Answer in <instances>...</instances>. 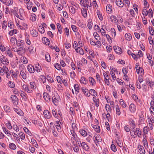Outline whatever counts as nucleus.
<instances>
[{
	"label": "nucleus",
	"mask_w": 154,
	"mask_h": 154,
	"mask_svg": "<svg viewBox=\"0 0 154 154\" xmlns=\"http://www.w3.org/2000/svg\"><path fill=\"white\" fill-rule=\"evenodd\" d=\"M70 132L72 136L71 138V141L72 143H73L75 142V140L77 139L78 137L74 130H71Z\"/></svg>",
	"instance_id": "obj_1"
},
{
	"label": "nucleus",
	"mask_w": 154,
	"mask_h": 154,
	"mask_svg": "<svg viewBox=\"0 0 154 154\" xmlns=\"http://www.w3.org/2000/svg\"><path fill=\"white\" fill-rule=\"evenodd\" d=\"M12 102L14 104L17 105L18 103V99L16 96L12 95L11 97Z\"/></svg>",
	"instance_id": "obj_2"
},
{
	"label": "nucleus",
	"mask_w": 154,
	"mask_h": 154,
	"mask_svg": "<svg viewBox=\"0 0 154 154\" xmlns=\"http://www.w3.org/2000/svg\"><path fill=\"white\" fill-rule=\"evenodd\" d=\"M0 60L1 62L3 64L7 65L9 63L8 61L7 58L3 55L0 57Z\"/></svg>",
	"instance_id": "obj_3"
},
{
	"label": "nucleus",
	"mask_w": 154,
	"mask_h": 154,
	"mask_svg": "<svg viewBox=\"0 0 154 154\" xmlns=\"http://www.w3.org/2000/svg\"><path fill=\"white\" fill-rule=\"evenodd\" d=\"M44 98L46 101L50 102L51 101V97L49 94L46 92H44L43 94Z\"/></svg>",
	"instance_id": "obj_4"
},
{
	"label": "nucleus",
	"mask_w": 154,
	"mask_h": 154,
	"mask_svg": "<svg viewBox=\"0 0 154 154\" xmlns=\"http://www.w3.org/2000/svg\"><path fill=\"white\" fill-rule=\"evenodd\" d=\"M95 138V140L94 142L96 145L97 146V143L99 142H101L102 141V139L100 136L98 134H95L94 136Z\"/></svg>",
	"instance_id": "obj_5"
},
{
	"label": "nucleus",
	"mask_w": 154,
	"mask_h": 154,
	"mask_svg": "<svg viewBox=\"0 0 154 154\" xmlns=\"http://www.w3.org/2000/svg\"><path fill=\"white\" fill-rule=\"evenodd\" d=\"M43 114L45 118L46 119H50L51 117V113L48 110H45L44 111Z\"/></svg>",
	"instance_id": "obj_6"
},
{
	"label": "nucleus",
	"mask_w": 154,
	"mask_h": 154,
	"mask_svg": "<svg viewBox=\"0 0 154 154\" xmlns=\"http://www.w3.org/2000/svg\"><path fill=\"white\" fill-rule=\"evenodd\" d=\"M114 50L117 54H120L122 53V51L121 48L118 46H114L113 47Z\"/></svg>",
	"instance_id": "obj_7"
},
{
	"label": "nucleus",
	"mask_w": 154,
	"mask_h": 154,
	"mask_svg": "<svg viewBox=\"0 0 154 154\" xmlns=\"http://www.w3.org/2000/svg\"><path fill=\"white\" fill-rule=\"evenodd\" d=\"M81 146H82L83 149L86 151H88L89 149V147L88 145L85 142H82L81 143Z\"/></svg>",
	"instance_id": "obj_8"
},
{
	"label": "nucleus",
	"mask_w": 154,
	"mask_h": 154,
	"mask_svg": "<svg viewBox=\"0 0 154 154\" xmlns=\"http://www.w3.org/2000/svg\"><path fill=\"white\" fill-rule=\"evenodd\" d=\"M34 66V71H36L37 72H40L42 70L41 66L39 63L35 64Z\"/></svg>",
	"instance_id": "obj_9"
},
{
	"label": "nucleus",
	"mask_w": 154,
	"mask_h": 154,
	"mask_svg": "<svg viewBox=\"0 0 154 154\" xmlns=\"http://www.w3.org/2000/svg\"><path fill=\"white\" fill-rule=\"evenodd\" d=\"M5 5L9 6L12 5L13 3V0H3V2H2Z\"/></svg>",
	"instance_id": "obj_10"
},
{
	"label": "nucleus",
	"mask_w": 154,
	"mask_h": 154,
	"mask_svg": "<svg viewBox=\"0 0 154 154\" xmlns=\"http://www.w3.org/2000/svg\"><path fill=\"white\" fill-rule=\"evenodd\" d=\"M27 69L30 73H33L35 72L34 67L31 64L29 65L28 66Z\"/></svg>",
	"instance_id": "obj_11"
},
{
	"label": "nucleus",
	"mask_w": 154,
	"mask_h": 154,
	"mask_svg": "<svg viewBox=\"0 0 154 154\" xmlns=\"http://www.w3.org/2000/svg\"><path fill=\"white\" fill-rule=\"evenodd\" d=\"M138 149L139 150V152L140 154H145V151L143 146L141 145H138Z\"/></svg>",
	"instance_id": "obj_12"
},
{
	"label": "nucleus",
	"mask_w": 154,
	"mask_h": 154,
	"mask_svg": "<svg viewBox=\"0 0 154 154\" xmlns=\"http://www.w3.org/2000/svg\"><path fill=\"white\" fill-rule=\"evenodd\" d=\"M129 109L131 112H134L136 110L135 106L134 104H131L129 106Z\"/></svg>",
	"instance_id": "obj_13"
},
{
	"label": "nucleus",
	"mask_w": 154,
	"mask_h": 154,
	"mask_svg": "<svg viewBox=\"0 0 154 154\" xmlns=\"http://www.w3.org/2000/svg\"><path fill=\"white\" fill-rule=\"evenodd\" d=\"M25 69L23 68V69L21 70L20 72V74L21 76L24 79H25L26 78V74L25 72Z\"/></svg>",
	"instance_id": "obj_14"
},
{
	"label": "nucleus",
	"mask_w": 154,
	"mask_h": 154,
	"mask_svg": "<svg viewBox=\"0 0 154 154\" xmlns=\"http://www.w3.org/2000/svg\"><path fill=\"white\" fill-rule=\"evenodd\" d=\"M2 129L3 131L5 134H7L9 136L11 137V135L10 131H8L6 127H3Z\"/></svg>",
	"instance_id": "obj_15"
},
{
	"label": "nucleus",
	"mask_w": 154,
	"mask_h": 154,
	"mask_svg": "<svg viewBox=\"0 0 154 154\" xmlns=\"http://www.w3.org/2000/svg\"><path fill=\"white\" fill-rule=\"evenodd\" d=\"M116 5L119 7L122 8L124 5V4L121 0H116Z\"/></svg>",
	"instance_id": "obj_16"
},
{
	"label": "nucleus",
	"mask_w": 154,
	"mask_h": 154,
	"mask_svg": "<svg viewBox=\"0 0 154 154\" xmlns=\"http://www.w3.org/2000/svg\"><path fill=\"white\" fill-rule=\"evenodd\" d=\"M106 9L108 13H110L112 12V7L111 5H108L106 8Z\"/></svg>",
	"instance_id": "obj_17"
},
{
	"label": "nucleus",
	"mask_w": 154,
	"mask_h": 154,
	"mask_svg": "<svg viewBox=\"0 0 154 154\" xmlns=\"http://www.w3.org/2000/svg\"><path fill=\"white\" fill-rule=\"evenodd\" d=\"M20 60L21 62L24 64H26L28 62L27 58L24 56H22L20 58Z\"/></svg>",
	"instance_id": "obj_18"
},
{
	"label": "nucleus",
	"mask_w": 154,
	"mask_h": 154,
	"mask_svg": "<svg viewBox=\"0 0 154 154\" xmlns=\"http://www.w3.org/2000/svg\"><path fill=\"white\" fill-rule=\"evenodd\" d=\"M19 13L20 15V19L22 20H24V18L23 17L22 15L24 13V10L22 8H20L19 9Z\"/></svg>",
	"instance_id": "obj_19"
},
{
	"label": "nucleus",
	"mask_w": 154,
	"mask_h": 154,
	"mask_svg": "<svg viewBox=\"0 0 154 154\" xmlns=\"http://www.w3.org/2000/svg\"><path fill=\"white\" fill-rule=\"evenodd\" d=\"M81 13L83 16L84 18H86L87 17V14L86 10L84 8H82L81 9Z\"/></svg>",
	"instance_id": "obj_20"
},
{
	"label": "nucleus",
	"mask_w": 154,
	"mask_h": 154,
	"mask_svg": "<svg viewBox=\"0 0 154 154\" xmlns=\"http://www.w3.org/2000/svg\"><path fill=\"white\" fill-rule=\"evenodd\" d=\"M57 95L56 94V96L54 95V96H53L52 97V101L53 103L55 105H57V104L58 103V100L57 99Z\"/></svg>",
	"instance_id": "obj_21"
},
{
	"label": "nucleus",
	"mask_w": 154,
	"mask_h": 154,
	"mask_svg": "<svg viewBox=\"0 0 154 154\" xmlns=\"http://www.w3.org/2000/svg\"><path fill=\"white\" fill-rule=\"evenodd\" d=\"M20 95L23 99L24 101H27V96L26 94L23 92L20 94Z\"/></svg>",
	"instance_id": "obj_22"
},
{
	"label": "nucleus",
	"mask_w": 154,
	"mask_h": 154,
	"mask_svg": "<svg viewBox=\"0 0 154 154\" xmlns=\"http://www.w3.org/2000/svg\"><path fill=\"white\" fill-rule=\"evenodd\" d=\"M90 94L94 96H96L97 95L95 90L93 89H91L90 90V92L89 93V96H90Z\"/></svg>",
	"instance_id": "obj_23"
},
{
	"label": "nucleus",
	"mask_w": 154,
	"mask_h": 154,
	"mask_svg": "<svg viewBox=\"0 0 154 154\" xmlns=\"http://www.w3.org/2000/svg\"><path fill=\"white\" fill-rule=\"evenodd\" d=\"M69 11L72 14H75L76 12V11L77 10L74 8V6H70L69 7Z\"/></svg>",
	"instance_id": "obj_24"
},
{
	"label": "nucleus",
	"mask_w": 154,
	"mask_h": 154,
	"mask_svg": "<svg viewBox=\"0 0 154 154\" xmlns=\"http://www.w3.org/2000/svg\"><path fill=\"white\" fill-rule=\"evenodd\" d=\"M92 126L93 128L98 133L100 132V129L99 126H98L96 125H92Z\"/></svg>",
	"instance_id": "obj_25"
},
{
	"label": "nucleus",
	"mask_w": 154,
	"mask_h": 154,
	"mask_svg": "<svg viewBox=\"0 0 154 154\" xmlns=\"http://www.w3.org/2000/svg\"><path fill=\"white\" fill-rule=\"evenodd\" d=\"M74 87L75 91V94H77L79 92V91L80 89L79 86L77 84H75L74 85Z\"/></svg>",
	"instance_id": "obj_26"
},
{
	"label": "nucleus",
	"mask_w": 154,
	"mask_h": 154,
	"mask_svg": "<svg viewBox=\"0 0 154 154\" xmlns=\"http://www.w3.org/2000/svg\"><path fill=\"white\" fill-rule=\"evenodd\" d=\"M78 50H79V53L82 55H83L84 54V52L83 50L80 47H78L75 49L76 51H77Z\"/></svg>",
	"instance_id": "obj_27"
},
{
	"label": "nucleus",
	"mask_w": 154,
	"mask_h": 154,
	"mask_svg": "<svg viewBox=\"0 0 154 154\" xmlns=\"http://www.w3.org/2000/svg\"><path fill=\"white\" fill-rule=\"evenodd\" d=\"M45 60L48 62H49L51 61V59L50 58V55L48 53H46L45 55Z\"/></svg>",
	"instance_id": "obj_28"
},
{
	"label": "nucleus",
	"mask_w": 154,
	"mask_h": 154,
	"mask_svg": "<svg viewBox=\"0 0 154 154\" xmlns=\"http://www.w3.org/2000/svg\"><path fill=\"white\" fill-rule=\"evenodd\" d=\"M43 43L46 45H49L50 44V42L49 39H42Z\"/></svg>",
	"instance_id": "obj_29"
},
{
	"label": "nucleus",
	"mask_w": 154,
	"mask_h": 154,
	"mask_svg": "<svg viewBox=\"0 0 154 154\" xmlns=\"http://www.w3.org/2000/svg\"><path fill=\"white\" fill-rule=\"evenodd\" d=\"M119 102L120 103V105L123 107L125 108L126 107V104L123 99H120L119 100Z\"/></svg>",
	"instance_id": "obj_30"
},
{
	"label": "nucleus",
	"mask_w": 154,
	"mask_h": 154,
	"mask_svg": "<svg viewBox=\"0 0 154 154\" xmlns=\"http://www.w3.org/2000/svg\"><path fill=\"white\" fill-rule=\"evenodd\" d=\"M38 28L39 31L42 34L44 33L45 30L44 27L39 25V27Z\"/></svg>",
	"instance_id": "obj_31"
},
{
	"label": "nucleus",
	"mask_w": 154,
	"mask_h": 154,
	"mask_svg": "<svg viewBox=\"0 0 154 154\" xmlns=\"http://www.w3.org/2000/svg\"><path fill=\"white\" fill-rule=\"evenodd\" d=\"M116 113L118 115H120L121 114V112L120 111V108L118 105L116 106Z\"/></svg>",
	"instance_id": "obj_32"
},
{
	"label": "nucleus",
	"mask_w": 154,
	"mask_h": 154,
	"mask_svg": "<svg viewBox=\"0 0 154 154\" xmlns=\"http://www.w3.org/2000/svg\"><path fill=\"white\" fill-rule=\"evenodd\" d=\"M32 35L34 37H36L38 35V32L35 30H33L31 32Z\"/></svg>",
	"instance_id": "obj_33"
},
{
	"label": "nucleus",
	"mask_w": 154,
	"mask_h": 154,
	"mask_svg": "<svg viewBox=\"0 0 154 154\" xmlns=\"http://www.w3.org/2000/svg\"><path fill=\"white\" fill-rule=\"evenodd\" d=\"M36 15L34 14H32L30 18V20L32 21H35L36 20Z\"/></svg>",
	"instance_id": "obj_34"
},
{
	"label": "nucleus",
	"mask_w": 154,
	"mask_h": 154,
	"mask_svg": "<svg viewBox=\"0 0 154 154\" xmlns=\"http://www.w3.org/2000/svg\"><path fill=\"white\" fill-rule=\"evenodd\" d=\"M57 26L59 32L60 34H61L62 32V30L60 24L59 23H57Z\"/></svg>",
	"instance_id": "obj_35"
},
{
	"label": "nucleus",
	"mask_w": 154,
	"mask_h": 154,
	"mask_svg": "<svg viewBox=\"0 0 154 154\" xmlns=\"http://www.w3.org/2000/svg\"><path fill=\"white\" fill-rule=\"evenodd\" d=\"M97 13L100 20H103V17L102 16L101 14L100 13V11L99 10H97Z\"/></svg>",
	"instance_id": "obj_36"
},
{
	"label": "nucleus",
	"mask_w": 154,
	"mask_h": 154,
	"mask_svg": "<svg viewBox=\"0 0 154 154\" xmlns=\"http://www.w3.org/2000/svg\"><path fill=\"white\" fill-rule=\"evenodd\" d=\"M10 41L13 45H14L15 44L17 45H18V43L17 39H10Z\"/></svg>",
	"instance_id": "obj_37"
},
{
	"label": "nucleus",
	"mask_w": 154,
	"mask_h": 154,
	"mask_svg": "<svg viewBox=\"0 0 154 154\" xmlns=\"http://www.w3.org/2000/svg\"><path fill=\"white\" fill-rule=\"evenodd\" d=\"M4 109L5 111L7 112H10L11 110L10 109V107L7 105H5L4 106Z\"/></svg>",
	"instance_id": "obj_38"
},
{
	"label": "nucleus",
	"mask_w": 154,
	"mask_h": 154,
	"mask_svg": "<svg viewBox=\"0 0 154 154\" xmlns=\"http://www.w3.org/2000/svg\"><path fill=\"white\" fill-rule=\"evenodd\" d=\"M89 80L91 83L92 84V85H94L95 84V80L91 77H89Z\"/></svg>",
	"instance_id": "obj_39"
},
{
	"label": "nucleus",
	"mask_w": 154,
	"mask_h": 154,
	"mask_svg": "<svg viewBox=\"0 0 154 154\" xmlns=\"http://www.w3.org/2000/svg\"><path fill=\"white\" fill-rule=\"evenodd\" d=\"M79 132L81 135L84 137L86 136L87 135L86 131L84 130H81Z\"/></svg>",
	"instance_id": "obj_40"
},
{
	"label": "nucleus",
	"mask_w": 154,
	"mask_h": 154,
	"mask_svg": "<svg viewBox=\"0 0 154 154\" xmlns=\"http://www.w3.org/2000/svg\"><path fill=\"white\" fill-rule=\"evenodd\" d=\"M19 135L21 140H24L25 138V135L23 132H21L19 133Z\"/></svg>",
	"instance_id": "obj_41"
},
{
	"label": "nucleus",
	"mask_w": 154,
	"mask_h": 154,
	"mask_svg": "<svg viewBox=\"0 0 154 154\" xmlns=\"http://www.w3.org/2000/svg\"><path fill=\"white\" fill-rule=\"evenodd\" d=\"M81 83L83 84H86L87 83V81L86 80L85 78L84 77H82L81 78V80L80 81Z\"/></svg>",
	"instance_id": "obj_42"
},
{
	"label": "nucleus",
	"mask_w": 154,
	"mask_h": 154,
	"mask_svg": "<svg viewBox=\"0 0 154 154\" xmlns=\"http://www.w3.org/2000/svg\"><path fill=\"white\" fill-rule=\"evenodd\" d=\"M129 122L131 126L133 129H134L135 127L134 121L133 120H131Z\"/></svg>",
	"instance_id": "obj_43"
},
{
	"label": "nucleus",
	"mask_w": 154,
	"mask_h": 154,
	"mask_svg": "<svg viewBox=\"0 0 154 154\" xmlns=\"http://www.w3.org/2000/svg\"><path fill=\"white\" fill-rule=\"evenodd\" d=\"M9 148L12 149H15L16 148L15 145L13 143H11L9 144Z\"/></svg>",
	"instance_id": "obj_44"
},
{
	"label": "nucleus",
	"mask_w": 154,
	"mask_h": 154,
	"mask_svg": "<svg viewBox=\"0 0 154 154\" xmlns=\"http://www.w3.org/2000/svg\"><path fill=\"white\" fill-rule=\"evenodd\" d=\"M17 32V30L16 29H14L10 31L9 32V34L12 36L14 34H16Z\"/></svg>",
	"instance_id": "obj_45"
},
{
	"label": "nucleus",
	"mask_w": 154,
	"mask_h": 154,
	"mask_svg": "<svg viewBox=\"0 0 154 154\" xmlns=\"http://www.w3.org/2000/svg\"><path fill=\"white\" fill-rule=\"evenodd\" d=\"M54 67L58 70H60L61 69L60 65L58 63H55L54 65Z\"/></svg>",
	"instance_id": "obj_46"
},
{
	"label": "nucleus",
	"mask_w": 154,
	"mask_h": 154,
	"mask_svg": "<svg viewBox=\"0 0 154 154\" xmlns=\"http://www.w3.org/2000/svg\"><path fill=\"white\" fill-rule=\"evenodd\" d=\"M25 51H23L21 50V51H19V50H18V49H17V54L21 56H23V55L25 53Z\"/></svg>",
	"instance_id": "obj_47"
},
{
	"label": "nucleus",
	"mask_w": 154,
	"mask_h": 154,
	"mask_svg": "<svg viewBox=\"0 0 154 154\" xmlns=\"http://www.w3.org/2000/svg\"><path fill=\"white\" fill-rule=\"evenodd\" d=\"M56 79L57 82L60 84H62L63 83V81L61 79L60 77L59 76H57L56 77Z\"/></svg>",
	"instance_id": "obj_48"
},
{
	"label": "nucleus",
	"mask_w": 154,
	"mask_h": 154,
	"mask_svg": "<svg viewBox=\"0 0 154 154\" xmlns=\"http://www.w3.org/2000/svg\"><path fill=\"white\" fill-rule=\"evenodd\" d=\"M14 110L17 114L19 115H21L22 112L20 109H17L14 108Z\"/></svg>",
	"instance_id": "obj_49"
},
{
	"label": "nucleus",
	"mask_w": 154,
	"mask_h": 154,
	"mask_svg": "<svg viewBox=\"0 0 154 154\" xmlns=\"http://www.w3.org/2000/svg\"><path fill=\"white\" fill-rule=\"evenodd\" d=\"M6 52V54L10 57H13V54H12L11 50L7 51Z\"/></svg>",
	"instance_id": "obj_50"
},
{
	"label": "nucleus",
	"mask_w": 154,
	"mask_h": 154,
	"mask_svg": "<svg viewBox=\"0 0 154 154\" xmlns=\"http://www.w3.org/2000/svg\"><path fill=\"white\" fill-rule=\"evenodd\" d=\"M8 26L11 29H13L14 26L12 22L9 21L8 23Z\"/></svg>",
	"instance_id": "obj_51"
},
{
	"label": "nucleus",
	"mask_w": 154,
	"mask_h": 154,
	"mask_svg": "<svg viewBox=\"0 0 154 154\" xmlns=\"http://www.w3.org/2000/svg\"><path fill=\"white\" fill-rule=\"evenodd\" d=\"M148 16L149 17H153L152 10V9L150 8L149 9L148 11Z\"/></svg>",
	"instance_id": "obj_52"
},
{
	"label": "nucleus",
	"mask_w": 154,
	"mask_h": 154,
	"mask_svg": "<svg viewBox=\"0 0 154 154\" xmlns=\"http://www.w3.org/2000/svg\"><path fill=\"white\" fill-rule=\"evenodd\" d=\"M17 40L18 43V45L17 46L18 47L23 46V41L22 40H20V39H18V40Z\"/></svg>",
	"instance_id": "obj_53"
},
{
	"label": "nucleus",
	"mask_w": 154,
	"mask_h": 154,
	"mask_svg": "<svg viewBox=\"0 0 154 154\" xmlns=\"http://www.w3.org/2000/svg\"><path fill=\"white\" fill-rule=\"evenodd\" d=\"M17 40L18 43V45L17 46L18 47L23 46V41L22 40H20V39H18V40Z\"/></svg>",
	"instance_id": "obj_54"
},
{
	"label": "nucleus",
	"mask_w": 154,
	"mask_h": 154,
	"mask_svg": "<svg viewBox=\"0 0 154 154\" xmlns=\"http://www.w3.org/2000/svg\"><path fill=\"white\" fill-rule=\"evenodd\" d=\"M110 19L111 20L112 22H113L114 21L115 22H116L117 20L116 17L114 15L111 16L110 17Z\"/></svg>",
	"instance_id": "obj_55"
},
{
	"label": "nucleus",
	"mask_w": 154,
	"mask_h": 154,
	"mask_svg": "<svg viewBox=\"0 0 154 154\" xmlns=\"http://www.w3.org/2000/svg\"><path fill=\"white\" fill-rule=\"evenodd\" d=\"M5 124L6 126L8 127V129L10 130L12 129V127L9 121H8Z\"/></svg>",
	"instance_id": "obj_56"
},
{
	"label": "nucleus",
	"mask_w": 154,
	"mask_h": 154,
	"mask_svg": "<svg viewBox=\"0 0 154 154\" xmlns=\"http://www.w3.org/2000/svg\"><path fill=\"white\" fill-rule=\"evenodd\" d=\"M91 39V40H90V43L91 45H96V42L97 39H94V40H93V39Z\"/></svg>",
	"instance_id": "obj_57"
},
{
	"label": "nucleus",
	"mask_w": 154,
	"mask_h": 154,
	"mask_svg": "<svg viewBox=\"0 0 154 154\" xmlns=\"http://www.w3.org/2000/svg\"><path fill=\"white\" fill-rule=\"evenodd\" d=\"M105 108L106 109L107 112L108 111L111 112V109L108 104H106Z\"/></svg>",
	"instance_id": "obj_58"
},
{
	"label": "nucleus",
	"mask_w": 154,
	"mask_h": 154,
	"mask_svg": "<svg viewBox=\"0 0 154 154\" xmlns=\"http://www.w3.org/2000/svg\"><path fill=\"white\" fill-rule=\"evenodd\" d=\"M31 140L32 143L34 144H35V147L36 148H38V145L35 140L34 139H31Z\"/></svg>",
	"instance_id": "obj_59"
},
{
	"label": "nucleus",
	"mask_w": 154,
	"mask_h": 154,
	"mask_svg": "<svg viewBox=\"0 0 154 154\" xmlns=\"http://www.w3.org/2000/svg\"><path fill=\"white\" fill-rule=\"evenodd\" d=\"M28 49L29 52L30 53H33L34 52V48L32 47H29L28 48Z\"/></svg>",
	"instance_id": "obj_60"
},
{
	"label": "nucleus",
	"mask_w": 154,
	"mask_h": 154,
	"mask_svg": "<svg viewBox=\"0 0 154 154\" xmlns=\"http://www.w3.org/2000/svg\"><path fill=\"white\" fill-rule=\"evenodd\" d=\"M30 85L31 88L32 89H35L36 88L35 85V83L34 82H31L30 83Z\"/></svg>",
	"instance_id": "obj_61"
},
{
	"label": "nucleus",
	"mask_w": 154,
	"mask_h": 154,
	"mask_svg": "<svg viewBox=\"0 0 154 154\" xmlns=\"http://www.w3.org/2000/svg\"><path fill=\"white\" fill-rule=\"evenodd\" d=\"M10 74L12 76H13L14 78H16L17 77V75L15 73L14 71L11 70L10 72Z\"/></svg>",
	"instance_id": "obj_62"
},
{
	"label": "nucleus",
	"mask_w": 154,
	"mask_h": 154,
	"mask_svg": "<svg viewBox=\"0 0 154 154\" xmlns=\"http://www.w3.org/2000/svg\"><path fill=\"white\" fill-rule=\"evenodd\" d=\"M8 85L9 87L13 88L15 87V84L14 82L10 81L9 82Z\"/></svg>",
	"instance_id": "obj_63"
},
{
	"label": "nucleus",
	"mask_w": 154,
	"mask_h": 154,
	"mask_svg": "<svg viewBox=\"0 0 154 154\" xmlns=\"http://www.w3.org/2000/svg\"><path fill=\"white\" fill-rule=\"evenodd\" d=\"M125 38H132L131 34L129 33H126L125 35Z\"/></svg>",
	"instance_id": "obj_64"
}]
</instances>
